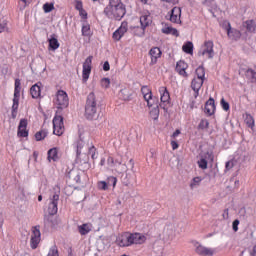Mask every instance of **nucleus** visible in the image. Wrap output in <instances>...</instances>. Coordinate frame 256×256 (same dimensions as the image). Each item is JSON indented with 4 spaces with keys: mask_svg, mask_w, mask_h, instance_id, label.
Returning a JSON list of instances; mask_svg holds the SVG:
<instances>
[{
    "mask_svg": "<svg viewBox=\"0 0 256 256\" xmlns=\"http://www.w3.org/2000/svg\"><path fill=\"white\" fill-rule=\"evenodd\" d=\"M126 14L127 8L122 0H109L107 7L104 8V15H106L108 19L121 21Z\"/></svg>",
    "mask_w": 256,
    "mask_h": 256,
    "instance_id": "obj_1",
    "label": "nucleus"
},
{
    "mask_svg": "<svg viewBox=\"0 0 256 256\" xmlns=\"http://www.w3.org/2000/svg\"><path fill=\"white\" fill-rule=\"evenodd\" d=\"M84 116L88 121H97L100 117L99 105L94 92L89 93L86 98Z\"/></svg>",
    "mask_w": 256,
    "mask_h": 256,
    "instance_id": "obj_2",
    "label": "nucleus"
},
{
    "mask_svg": "<svg viewBox=\"0 0 256 256\" xmlns=\"http://www.w3.org/2000/svg\"><path fill=\"white\" fill-rule=\"evenodd\" d=\"M20 92H21V80L15 79L14 99H13L12 111H11L12 119L17 118L18 105L20 102Z\"/></svg>",
    "mask_w": 256,
    "mask_h": 256,
    "instance_id": "obj_3",
    "label": "nucleus"
},
{
    "mask_svg": "<svg viewBox=\"0 0 256 256\" xmlns=\"http://www.w3.org/2000/svg\"><path fill=\"white\" fill-rule=\"evenodd\" d=\"M54 104L58 109H64L69 106V96L63 90H58L57 94H55Z\"/></svg>",
    "mask_w": 256,
    "mask_h": 256,
    "instance_id": "obj_4",
    "label": "nucleus"
},
{
    "mask_svg": "<svg viewBox=\"0 0 256 256\" xmlns=\"http://www.w3.org/2000/svg\"><path fill=\"white\" fill-rule=\"evenodd\" d=\"M197 55H199V57L206 56L208 59H213L214 58V42L211 40L205 41V43H203Z\"/></svg>",
    "mask_w": 256,
    "mask_h": 256,
    "instance_id": "obj_5",
    "label": "nucleus"
},
{
    "mask_svg": "<svg viewBox=\"0 0 256 256\" xmlns=\"http://www.w3.org/2000/svg\"><path fill=\"white\" fill-rule=\"evenodd\" d=\"M141 94H143L144 101L147 102L148 108H152L156 103H158V99L153 96L152 90L149 86L141 87Z\"/></svg>",
    "mask_w": 256,
    "mask_h": 256,
    "instance_id": "obj_6",
    "label": "nucleus"
},
{
    "mask_svg": "<svg viewBox=\"0 0 256 256\" xmlns=\"http://www.w3.org/2000/svg\"><path fill=\"white\" fill-rule=\"evenodd\" d=\"M41 226H33L31 228L30 247L31 249H37L39 243H41Z\"/></svg>",
    "mask_w": 256,
    "mask_h": 256,
    "instance_id": "obj_7",
    "label": "nucleus"
},
{
    "mask_svg": "<svg viewBox=\"0 0 256 256\" xmlns=\"http://www.w3.org/2000/svg\"><path fill=\"white\" fill-rule=\"evenodd\" d=\"M52 125H53V133L54 135H57L58 137L62 136L65 131L64 127V121L63 117L60 115H55L54 119H52Z\"/></svg>",
    "mask_w": 256,
    "mask_h": 256,
    "instance_id": "obj_8",
    "label": "nucleus"
},
{
    "mask_svg": "<svg viewBox=\"0 0 256 256\" xmlns=\"http://www.w3.org/2000/svg\"><path fill=\"white\" fill-rule=\"evenodd\" d=\"M159 94H160V106L163 108V110H167V106L170 103V96L167 87L162 86L159 87Z\"/></svg>",
    "mask_w": 256,
    "mask_h": 256,
    "instance_id": "obj_9",
    "label": "nucleus"
},
{
    "mask_svg": "<svg viewBox=\"0 0 256 256\" xmlns=\"http://www.w3.org/2000/svg\"><path fill=\"white\" fill-rule=\"evenodd\" d=\"M91 70H92V56H88L85 62H83V69H82L83 83H87L89 79V75H91Z\"/></svg>",
    "mask_w": 256,
    "mask_h": 256,
    "instance_id": "obj_10",
    "label": "nucleus"
},
{
    "mask_svg": "<svg viewBox=\"0 0 256 256\" xmlns=\"http://www.w3.org/2000/svg\"><path fill=\"white\" fill-rule=\"evenodd\" d=\"M126 235L128 236L133 245H143L147 241V237L143 233L126 232Z\"/></svg>",
    "mask_w": 256,
    "mask_h": 256,
    "instance_id": "obj_11",
    "label": "nucleus"
},
{
    "mask_svg": "<svg viewBox=\"0 0 256 256\" xmlns=\"http://www.w3.org/2000/svg\"><path fill=\"white\" fill-rule=\"evenodd\" d=\"M127 31H128V22L127 21H123L120 24V27L117 28V30L113 32V36H112L113 40L115 42L121 41V39L127 33Z\"/></svg>",
    "mask_w": 256,
    "mask_h": 256,
    "instance_id": "obj_12",
    "label": "nucleus"
},
{
    "mask_svg": "<svg viewBox=\"0 0 256 256\" xmlns=\"http://www.w3.org/2000/svg\"><path fill=\"white\" fill-rule=\"evenodd\" d=\"M187 69H189V65L184 60L178 61L177 65L175 66V72H177L178 75H180L184 79L189 78V73L186 72Z\"/></svg>",
    "mask_w": 256,
    "mask_h": 256,
    "instance_id": "obj_13",
    "label": "nucleus"
},
{
    "mask_svg": "<svg viewBox=\"0 0 256 256\" xmlns=\"http://www.w3.org/2000/svg\"><path fill=\"white\" fill-rule=\"evenodd\" d=\"M60 199V194H54V196H52L50 198L49 205H48V214L51 216H54L55 214H57L58 212V201Z\"/></svg>",
    "mask_w": 256,
    "mask_h": 256,
    "instance_id": "obj_14",
    "label": "nucleus"
},
{
    "mask_svg": "<svg viewBox=\"0 0 256 256\" xmlns=\"http://www.w3.org/2000/svg\"><path fill=\"white\" fill-rule=\"evenodd\" d=\"M148 55H150V65H156L158 63V59H161L162 51L158 47H153L148 52Z\"/></svg>",
    "mask_w": 256,
    "mask_h": 256,
    "instance_id": "obj_15",
    "label": "nucleus"
},
{
    "mask_svg": "<svg viewBox=\"0 0 256 256\" xmlns=\"http://www.w3.org/2000/svg\"><path fill=\"white\" fill-rule=\"evenodd\" d=\"M169 21L175 24L181 23V9L180 7H174L169 14Z\"/></svg>",
    "mask_w": 256,
    "mask_h": 256,
    "instance_id": "obj_16",
    "label": "nucleus"
},
{
    "mask_svg": "<svg viewBox=\"0 0 256 256\" xmlns=\"http://www.w3.org/2000/svg\"><path fill=\"white\" fill-rule=\"evenodd\" d=\"M116 243L119 247H131L133 245L126 232L117 237Z\"/></svg>",
    "mask_w": 256,
    "mask_h": 256,
    "instance_id": "obj_17",
    "label": "nucleus"
},
{
    "mask_svg": "<svg viewBox=\"0 0 256 256\" xmlns=\"http://www.w3.org/2000/svg\"><path fill=\"white\" fill-rule=\"evenodd\" d=\"M17 136L21 138L29 137V131L27 130V120L21 119L18 125Z\"/></svg>",
    "mask_w": 256,
    "mask_h": 256,
    "instance_id": "obj_18",
    "label": "nucleus"
},
{
    "mask_svg": "<svg viewBox=\"0 0 256 256\" xmlns=\"http://www.w3.org/2000/svg\"><path fill=\"white\" fill-rule=\"evenodd\" d=\"M196 254L200 256H213L215 254V250L213 248H207L204 245L196 246Z\"/></svg>",
    "mask_w": 256,
    "mask_h": 256,
    "instance_id": "obj_19",
    "label": "nucleus"
},
{
    "mask_svg": "<svg viewBox=\"0 0 256 256\" xmlns=\"http://www.w3.org/2000/svg\"><path fill=\"white\" fill-rule=\"evenodd\" d=\"M205 79H192V90L194 92V98H198L199 96V91L201 90L202 85H204Z\"/></svg>",
    "mask_w": 256,
    "mask_h": 256,
    "instance_id": "obj_20",
    "label": "nucleus"
},
{
    "mask_svg": "<svg viewBox=\"0 0 256 256\" xmlns=\"http://www.w3.org/2000/svg\"><path fill=\"white\" fill-rule=\"evenodd\" d=\"M205 113L208 114V116L214 115V113H215V101H214L213 98H209V100L206 101Z\"/></svg>",
    "mask_w": 256,
    "mask_h": 256,
    "instance_id": "obj_21",
    "label": "nucleus"
},
{
    "mask_svg": "<svg viewBox=\"0 0 256 256\" xmlns=\"http://www.w3.org/2000/svg\"><path fill=\"white\" fill-rule=\"evenodd\" d=\"M39 85H41V83L34 84L33 86H31L30 88L31 98L38 99L41 97V86Z\"/></svg>",
    "mask_w": 256,
    "mask_h": 256,
    "instance_id": "obj_22",
    "label": "nucleus"
},
{
    "mask_svg": "<svg viewBox=\"0 0 256 256\" xmlns=\"http://www.w3.org/2000/svg\"><path fill=\"white\" fill-rule=\"evenodd\" d=\"M243 27H245L246 31H248L249 33H256V20H246L243 23Z\"/></svg>",
    "mask_w": 256,
    "mask_h": 256,
    "instance_id": "obj_23",
    "label": "nucleus"
},
{
    "mask_svg": "<svg viewBox=\"0 0 256 256\" xmlns=\"http://www.w3.org/2000/svg\"><path fill=\"white\" fill-rule=\"evenodd\" d=\"M150 108V118L153 119L154 121H157L159 118V106H158V102H156V104H154Z\"/></svg>",
    "mask_w": 256,
    "mask_h": 256,
    "instance_id": "obj_24",
    "label": "nucleus"
},
{
    "mask_svg": "<svg viewBox=\"0 0 256 256\" xmlns=\"http://www.w3.org/2000/svg\"><path fill=\"white\" fill-rule=\"evenodd\" d=\"M48 161H54L57 162L58 161V148L54 147L48 150Z\"/></svg>",
    "mask_w": 256,
    "mask_h": 256,
    "instance_id": "obj_25",
    "label": "nucleus"
},
{
    "mask_svg": "<svg viewBox=\"0 0 256 256\" xmlns=\"http://www.w3.org/2000/svg\"><path fill=\"white\" fill-rule=\"evenodd\" d=\"M48 136V130L47 129H41L40 131H37L36 134H34V139L36 141H43Z\"/></svg>",
    "mask_w": 256,
    "mask_h": 256,
    "instance_id": "obj_26",
    "label": "nucleus"
},
{
    "mask_svg": "<svg viewBox=\"0 0 256 256\" xmlns=\"http://www.w3.org/2000/svg\"><path fill=\"white\" fill-rule=\"evenodd\" d=\"M78 230L80 235L82 236L88 235V233L91 232V224H82L78 226Z\"/></svg>",
    "mask_w": 256,
    "mask_h": 256,
    "instance_id": "obj_27",
    "label": "nucleus"
},
{
    "mask_svg": "<svg viewBox=\"0 0 256 256\" xmlns=\"http://www.w3.org/2000/svg\"><path fill=\"white\" fill-rule=\"evenodd\" d=\"M49 43V50L55 51L60 48V43L58 42L57 38H51L48 40Z\"/></svg>",
    "mask_w": 256,
    "mask_h": 256,
    "instance_id": "obj_28",
    "label": "nucleus"
},
{
    "mask_svg": "<svg viewBox=\"0 0 256 256\" xmlns=\"http://www.w3.org/2000/svg\"><path fill=\"white\" fill-rule=\"evenodd\" d=\"M162 33L166 35H172V36H177L178 37V31L176 28L173 27H165L162 28Z\"/></svg>",
    "mask_w": 256,
    "mask_h": 256,
    "instance_id": "obj_29",
    "label": "nucleus"
},
{
    "mask_svg": "<svg viewBox=\"0 0 256 256\" xmlns=\"http://www.w3.org/2000/svg\"><path fill=\"white\" fill-rule=\"evenodd\" d=\"M194 79L205 80V68L202 66L197 67L196 69V77Z\"/></svg>",
    "mask_w": 256,
    "mask_h": 256,
    "instance_id": "obj_30",
    "label": "nucleus"
},
{
    "mask_svg": "<svg viewBox=\"0 0 256 256\" xmlns=\"http://www.w3.org/2000/svg\"><path fill=\"white\" fill-rule=\"evenodd\" d=\"M183 52L187 55H193V43L192 42H186L183 45Z\"/></svg>",
    "mask_w": 256,
    "mask_h": 256,
    "instance_id": "obj_31",
    "label": "nucleus"
},
{
    "mask_svg": "<svg viewBox=\"0 0 256 256\" xmlns=\"http://www.w3.org/2000/svg\"><path fill=\"white\" fill-rule=\"evenodd\" d=\"M150 22H151V20H150L149 15H143V16L140 17V24H141V27H143V29L148 27Z\"/></svg>",
    "mask_w": 256,
    "mask_h": 256,
    "instance_id": "obj_32",
    "label": "nucleus"
},
{
    "mask_svg": "<svg viewBox=\"0 0 256 256\" xmlns=\"http://www.w3.org/2000/svg\"><path fill=\"white\" fill-rule=\"evenodd\" d=\"M82 36L89 37L91 36V27L88 23L83 24L82 26Z\"/></svg>",
    "mask_w": 256,
    "mask_h": 256,
    "instance_id": "obj_33",
    "label": "nucleus"
},
{
    "mask_svg": "<svg viewBox=\"0 0 256 256\" xmlns=\"http://www.w3.org/2000/svg\"><path fill=\"white\" fill-rule=\"evenodd\" d=\"M88 154L91 155V159H92V160H97V158H98V153H97V148H95L94 145H92L91 147H89V149H88Z\"/></svg>",
    "mask_w": 256,
    "mask_h": 256,
    "instance_id": "obj_34",
    "label": "nucleus"
},
{
    "mask_svg": "<svg viewBox=\"0 0 256 256\" xmlns=\"http://www.w3.org/2000/svg\"><path fill=\"white\" fill-rule=\"evenodd\" d=\"M245 123L249 128H254V118L251 114H246Z\"/></svg>",
    "mask_w": 256,
    "mask_h": 256,
    "instance_id": "obj_35",
    "label": "nucleus"
},
{
    "mask_svg": "<svg viewBox=\"0 0 256 256\" xmlns=\"http://www.w3.org/2000/svg\"><path fill=\"white\" fill-rule=\"evenodd\" d=\"M227 36H228V38L235 39V36H236V38H239L241 36V33L237 30L232 31L231 28H228Z\"/></svg>",
    "mask_w": 256,
    "mask_h": 256,
    "instance_id": "obj_36",
    "label": "nucleus"
},
{
    "mask_svg": "<svg viewBox=\"0 0 256 256\" xmlns=\"http://www.w3.org/2000/svg\"><path fill=\"white\" fill-rule=\"evenodd\" d=\"M246 78L252 79L256 83V72L253 69H248L245 72Z\"/></svg>",
    "mask_w": 256,
    "mask_h": 256,
    "instance_id": "obj_37",
    "label": "nucleus"
},
{
    "mask_svg": "<svg viewBox=\"0 0 256 256\" xmlns=\"http://www.w3.org/2000/svg\"><path fill=\"white\" fill-rule=\"evenodd\" d=\"M97 188L100 191H107L109 189V185L106 183V181H98Z\"/></svg>",
    "mask_w": 256,
    "mask_h": 256,
    "instance_id": "obj_38",
    "label": "nucleus"
},
{
    "mask_svg": "<svg viewBox=\"0 0 256 256\" xmlns=\"http://www.w3.org/2000/svg\"><path fill=\"white\" fill-rule=\"evenodd\" d=\"M197 165L202 170H206L208 168V162L205 158H202L199 161H197Z\"/></svg>",
    "mask_w": 256,
    "mask_h": 256,
    "instance_id": "obj_39",
    "label": "nucleus"
},
{
    "mask_svg": "<svg viewBox=\"0 0 256 256\" xmlns=\"http://www.w3.org/2000/svg\"><path fill=\"white\" fill-rule=\"evenodd\" d=\"M100 85L104 89H109V87H110V79L106 78V77L102 78L100 80Z\"/></svg>",
    "mask_w": 256,
    "mask_h": 256,
    "instance_id": "obj_40",
    "label": "nucleus"
},
{
    "mask_svg": "<svg viewBox=\"0 0 256 256\" xmlns=\"http://www.w3.org/2000/svg\"><path fill=\"white\" fill-rule=\"evenodd\" d=\"M107 185H111V186H113V188H115L116 187V184L118 183V178H116V177H113V176H110V177H107Z\"/></svg>",
    "mask_w": 256,
    "mask_h": 256,
    "instance_id": "obj_41",
    "label": "nucleus"
},
{
    "mask_svg": "<svg viewBox=\"0 0 256 256\" xmlns=\"http://www.w3.org/2000/svg\"><path fill=\"white\" fill-rule=\"evenodd\" d=\"M198 128L200 130H205V129H208L209 128V122L207 119H202L200 120V123L198 125Z\"/></svg>",
    "mask_w": 256,
    "mask_h": 256,
    "instance_id": "obj_42",
    "label": "nucleus"
},
{
    "mask_svg": "<svg viewBox=\"0 0 256 256\" xmlns=\"http://www.w3.org/2000/svg\"><path fill=\"white\" fill-rule=\"evenodd\" d=\"M53 10H54V4L52 3L43 4V11L45 13H51Z\"/></svg>",
    "mask_w": 256,
    "mask_h": 256,
    "instance_id": "obj_43",
    "label": "nucleus"
},
{
    "mask_svg": "<svg viewBox=\"0 0 256 256\" xmlns=\"http://www.w3.org/2000/svg\"><path fill=\"white\" fill-rule=\"evenodd\" d=\"M201 181H202L201 177H194L192 183H190V188L195 189V187L199 186Z\"/></svg>",
    "mask_w": 256,
    "mask_h": 256,
    "instance_id": "obj_44",
    "label": "nucleus"
},
{
    "mask_svg": "<svg viewBox=\"0 0 256 256\" xmlns=\"http://www.w3.org/2000/svg\"><path fill=\"white\" fill-rule=\"evenodd\" d=\"M47 256H60L58 254V248L56 245L52 246L51 249H49L48 255Z\"/></svg>",
    "mask_w": 256,
    "mask_h": 256,
    "instance_id": "obj_45",
    "label": "nucleus"
},
{
    "mask_svg": "<svg viewBox=\"0 0 256 256\" xmlns=\"http://www.w3.org/2000/svg\"><path fill=\"white\" fill-rule=\"evenodd\" d=\"M83 148V141L79 140L76 142V154L77 156H81V150Z\"/></svg>",
    "mask_w": 256,
    "mask_h": 256,
    "instance_id": "obj_46",
    "label": "nucleus"
},
{
    "mask_svg": "<svg viewBox=\"0 0 256 256\" xmlns=\"http://www.w3.org/2000/svg\"><path fill=\"white\" fill-rule=\"evenodd\" d=\"M74 9H76V11L84 10L83 2L81 0H74Z\"/></svg>",
    "mask_w": 256,
    "mask_h": 256,
    "instance_id": "obj_47",
    "label": "nucleus"
},
{
    "mask_svg": "<svg viewBox=\"0 0 256 256\" xmlns=\"http://www.w3.org/2000/svg\"><path fill=\"white\" fill-rule=\"evenodd\" d=\"M220 104H221V107H223L224 111H229L230 105L228 102H226V100H224V98L221 99Z\"/></svg>",
    "mask_w": 256,
    "mask_h": 256,
    "instance_id": "obj_48",
    "label": "nucleus"
},
{
    "mask_svg": "<svg viewBox=\"0 0 256 256\" xmlns=\"http://www.w3.org/2000/svg\"><path fill=\"white\" fill-rule=\"evenodd\" d=\"M233 167H235V164L233 162V160L227 161L226 162V170L230 171L231 169H233Z\"/></svg>",
    "mask_w": 256,
    "mask_h": 256,
    "instance_id": "obj_49",
    "label": "nucleus"
},
{
    "mask_svg": "<svg viewBox=\"0 0 256 256\" xmlns=\"http://www.w3.org/2000/svg\"><path fill=\"white\" fill-rule=\"evenodd\" d=\"M79 11V16L82 18V19H87L88 18V13L87 11L84 10H77Z\"/></svg>",
    "mask_w": 256,
    "mask_h": 256,
    "instance_id": "obj_50",
    "label": "nucleus"
},
{
    "mask_svg": "<svg viewBox=\"0 0 256 256\" xmlns=\"http://www.w3.org/2000/svg\"><path fill=\"white\" fill-rule=\"evenodd\" d=\"M107 163H108V165H110V166H115V158H113L112 156H109V157L107 158Z\"/></svg>",
    "mask_w": 256,
    "mask_h": 256,
    "instance_id": "obj_51",
    "label": "nucleus"
},
{
    "mask_svg": "<svg viewBox=\"0 0 256 256\" xmlns=\"http://www.w3.org/2000/svg\"><path fill=\"white\" fill-rule=\"evenodd\" d=\"M206 159L210 160L211 162L214 161L213 152H206Z\"/></svg>",
    "mask_w": 256,
    "mask_h": 256,
    "instance_id": "obj_52",
    "label": "nucleus"
},
{
    "mask_svg": "<svg viewBox=\"0 0 256 256\" xmlns=\"http://www.w3.org/2000/svg\"><path fill=\"white\" fill-rule=\"evenodd\" d=\"M102 70L106 72L110 70V64L108 61L104 62V65H102Z\"/></svg>",
    "mask_w": 256,
    "mask_h": 256,
    "instance_id": "obj_53",
    "label": "nucleus"
},
{
    "mask_svg": "<svg viewBox=\"0 0 256 256\" xmlns=\"http://www.w3.org/2000/svg\"><path fill=\"white\" fill-rule=\"evenodd\" d=\"M239 220L233 221V231L238 232Z\"/></svg>",
    "mask_w": 256,
    "mask_h": 256,
    "instance_id": "obj_54",
    "label": "nucleus"
},
{
    "mask_svg": "<svg viewBox=\"0 0 256 256\" xmlns=\"http://www.w3.org/2000/svg\"><path fill=\"white\" fill-rule=\"evenodd\" d=\"M7 29V23H0V34Z\"/></svg>",
    "mask_w": 256,
    "mask_h": 256,
    "instance_id": "obj_55",
    "label": "nucleus"
},
{
    "mask_svg": "<svg viewBox=\"0 0 256 256\" xmlns=\"http://www.w3.org/2000/svg\"><path fill=\"white\" fill-rule=\"evenodd\" d=\"M171 147L172 150H177L178 149V143L175 140L171 141Z\"/></svg>",
    "mask_w": 256,
    "mask_h": 256,
    "instance_id": "obj_56",
    "label": "nucleus"
},
{
    "mask_svg": "<svg viewBox=\"0 0 256 256\" xmlns=\"http://www.w3.org/2000/svg\"><path fill=\"white\" fill-rule=\"evenodd\" d=\"M181 134V131L179 129L175 130L174 133H172V139H176L178 137V135Z\"/></svg>",
    "mask_w": 256,
    "mask_h": 256,
    "instance_id": "obj_57",
    "label": "nucleus"
},
{
    "mask_svg": "<svg viewBox=\"0 0 256 256\" xmlns=\"http://www.w3.org/2000/svg\"><path fill=\"white\" fill-rule=\"evenodd\" d=\"M162 1L165 3L172 4V5H175L178 2V0H162Z\"/></svg>",
    "mask_w": 256,
    "mask_h": 256,
    "instance_id": "obj_58",
    "label": "nucleus"
},
{
    "mask_svg": "<svg viewBox=\"0 0 256 256\" xmlns=\"http://www.w3.org/2000/svg\"><path fill=\"white\" fill-rule=\"evenodd\" d=\"M122 160L121 159H114V165H119L121 166Z\"/></svg>",
    "mask_w": 256,
    "mask_h": 256,
    "instance_id": "obj_59",
    "label": "nucleus"
},
{
    "mask_svg": "<svg viewBox=\"0 0 256 256\" xmlns=\"http://www.w3.org/2000/svg\"><path fill=\"white\" fill-rule=\"evenodd\" d=\"M223 217L224 218H228L229 217V209L224 210Z\"/></svg>",
    "mask_w": 256,
    "mask_h": 256,
    "instance_id": "obj_60",
    "label": "nucleus"
},
{
    "mask_svg": "<svg viewBox=\"0 0 256 256\" xmlns=\"http://www.w3.org/2000/svg\"><path fill=\"white\" fill-rule=\"evenodd\" d=\"M104 164H106V159H105V158H102V159L100 160V166L103 167Z\"/></svg>",
    "mask_w": 256,
    "mask_h": 256,
    "instance_id": "obj_61",
    "label": "nucleus"
},
{
    "mask_svg": "<svg viewBox=\"0 0 256 256\" xmlns=\"http://www.w3.org/2000/svg\"><path fill=\"white\" fill-rule=\"evenodd\" d=\"M251 256H256V245H254V248L252 249Z\"/></svg>",
    "mask_w": 256,
    "mask_h": 256,
    "instance_id": "obj_62",
    "label": "nucleus"
},
{
    "mask_svg": "<svg viewBox=\"0 0 256 256\" xmlns=\"http://www.w3.org/2000/svg\"><path fill=\"white\" fill-rule=\"evenodd\" d=\"M38 152H33V158L34 160H38Z\"/></svg>",
    "mask_w": 256,
    "mask_h": 256,
    "instance_id": "obj_63",
    "label": "nucleus"
},
{
    "mask_svg": "<svg viewBox=\"0 0 256 256\" xmlns=\"http://www.w3.org/2000/svg\"><path fill=\"white\" fill-rule=\"evenodd\" d=\"M2 226H3V217L2 215H0V229H2Z\"/></svg>",
    "mask_w": 256,
    "mask_h": 256,
    "instance_id": "obj_64",
    "label": "nucleus"
}]
</instances>
